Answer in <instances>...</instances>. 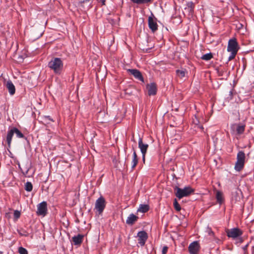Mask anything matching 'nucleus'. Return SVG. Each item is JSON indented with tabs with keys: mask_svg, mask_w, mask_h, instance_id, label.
Instances as JSON below:
<instances>
[{
	"mask_svg": "<svg viewBox=\"0 0 254 254\" xmlns=\"http://www.w3.org/2000/svg\"><path fill=\"white\" fill-rule=\"evenodd\" d=\"M48 66L55 74H60L63 69L64 64L61 58H53L49 62Z\"/></svg>",
	"mask_w": 254,
	"mask_h": 254,
	"instance_id": "obj_1",
	"label": "nucleus"
},
{
	"mask_svg": "<svg viewBox=\"0 0 254 254\" xmlns=\"http://www.w3.org/2000/svg\"><path fill=\"white\" fill-rule=\"evenodd\" d=\"M174 190L175 191V195L179 199L188 196L194 192V189L190 186L185 187L183 189L176 187Z\"/></svg>",
	"mask_w": 254,
	"mask_h": 254,
	"instance_id": "obj_2",
	"label": "nucleus"
},
{
	"mask_svg": "<svg viewBox=\"0 0 254 254\" xmlns=\"http://www.w3.org/2000/svg\"><path fill=\"white\" fill-rule=\"evenodd\" d=\"M246 155L244 151H239L237 155V161L235 163L234 169L237 172L242 171L245 165Z\"/></svg>",
	"mask_w": 254,
	"mask_h": 254,
	"instance_id": "obj_3",
	"label": "nucleus"
},
{
	"mask_svg": "<svg viewBox=\"0 0 254 254\" xmlns=\"http://www.w3.org/2000/svg\"><path fill=\"white\" fill-rule=\"evenodd\" d=\"M14 133H15L16 136L18 138H24L23 134L18 128L15 127L11 128L8 131L6 135V142L9 147H10L12 136Z\"/></svg>",
	"mask_w": 254,
	"mask_h": 254,
	"instance_id": "obj_4",
	"label": "nucleus"
},
{
	"mask_svg": "<svg viewBox=\"0 0 254 254\" xmlns=\"http://www.w3.org/2000/svg\"><path fill=\"white\" fill-rule=\"evenodd\" d=\"M105 206V199L101 196L96 200L95 204V209L98 211L99 214H101L104 210Z\"/></svg>",
	"mask_w": 254,
	"mask_h": 254,
	"instance_id": "obj_5",
	"label": "nucleus"
},
{
	"mask_svg": "<svg viewBox=\"0 0 254 254\" xmlns=\"http://www.w3.org/2000/svg\"><path fill=\"white\" fill-rule=\"evenodd\" d=\"M226 233L228 237L235 239L241 236L243 234V231L238 228H234L227 230Z\"/></svg>",
	"mask_w": 254,
	"mask_h": 254,
	"instance_id": "obj_6",
	"label": "nucleus"
},
{
	"mask_svg": "<svg viewBox=\"0 0 254 254\" xmlns=\"http://www.w3.org/2000/svg\"><path fill=\"white\" fill-rule=\"evenodd\" d=\"M148 27L153 33L155 32L158 28V25L157 23V18H155L153 13L149 16L148 19Z\"/></svg>",
	"mask_w": 254,
	"mask_h": 254,
	"instance_id": "obj_7",
	"label": "nucleus"
},
{
	"mask_svg": "<svg viewBox=\"0 0 254 254\" xmlns=\"http://www.w3.org/2000/svg\"><path fill=\"white\" fill-rule=\"evenodd\" d=\"M239 45L236 38L231 39L228 41L227 51L230 52L237 53Z\"/></svg>",
	"mask_w": 254,
	"mask_h": 254,
	"instance_id": "obj_8",
	"label": "nucleus"
},
{
	"mask_svg": "<svg viewBox=\"0 0 254 254\" xmlns=\"http://www.w3.org/2000/svg\"><path fill=\"white\" fill-rule=\"evenodd\" d=\"M36 213L39 216H45L47 214V203L42 201L37 205Z\"/></svg>",
	"mask_w": 254,
	"mask_h": 254,
	"instance_id": "obj_9",
	"label": "nucleus"
},
{
	"mask_svg": "<svg viewBox=\"0 0 254 254\" xmlns=\"http://www.w3.org/2000/svg\"><path fill=\"white\" fill-rule=\"evenodd\" d=\"M138 242L141 246H143L148 238L147 233L144 231H139L137 233Z\"/></svg>",
	"mask_w": 254,
	"mask_h": 254,
	"instance_id": "obj_10",
	"label": "nucleus"
},
{
	"mask_svg": "<svg viewBox=\"0 0 254 254\" xmlns=\"http://www.w3.org/2000/svg\"><path fill=\"white\" fill-rule=\"evenodd\" d=\"M188 249L190 254H197L199 250V243L194 241L190 244Z\"/></svg>",
	"mask_w": 254,
	"mask_h": 254,
	"instance_id": "obj_11",
	"label": "nucleus"
},
{
	"mask_svg": "<svg viewBox=\"0 0 254 254\" xmlns=\"http://www.w3.org/2000/svg\"><path fill=\"white\" fill-rule=\"evenodd\" d=\"M146 88L147 89L149 96H154L156 94L157 88L155 83L152 82L147 84Z\"/></svg>",
	"mask_w": 254,
	"mask_h": 254,
	"instance_id": "obj_12",
	"label": "nucleus"
},
{
	"mask_svg": "<svg viewBox=\"0 0 254 254\" xmlns=\"http://www.w3.org/2000/svg\"><path fill=\"white\" fill-rule=\"evenodd\" d=\"M127 71L131 74L133 75L136 79L144 82L143 77L140 71L136 69H128Z\"/></svg>",
	"mask_w": 254,
	"mask_h": 254,
	"instance_id": "obj_13",
	"label": "nucleus"
},
{
	"mask_svg": "<svg viewBox=\"0 0 254 254\" xmlns=\"http://www.w3.org/2000/svg\"><path fill=\"white\" fill-rule=\"evenodd\" d=\"M138 147L140 149V151L142 153V155H143V156H145L147 150L148 148V145L146 143H143L142 141V139L140 137L139 138L138 140Z\"/></svg>",
	"mask_w": 254,
	"mask_h": 254,
	"instance_id": "obj_14",
	"label": "nucleus"
},
{
	"mask_svg": "<svg viewBox=\"0 0 254 254\" xmlns=\"http://www.w3.org/2000/svg\"><path fill=\"white\" fill-rule=\"evenodd\" d=\"M138 219V217L136 216L133 213H131L129 215V216L127 217V220H126V223L129 225H133L135 222L137 221Z\"/></svg>",
	"mask_w": 254,
	"mask_h": 254,
	"instance_id": "obj_15",
	"label": "nucleus"
},
{
	"mask_svg": "<svg viewBox=\"0 0 254 254\" xmlns=\"http://www.w3.org/2000/svg\"><path fill=\"white\" fill-rule=\"evenodd\" d=\"M6 87L8 90L9 93L11 95H13L15 92V88L11 80H8L6 83Z\"/></svg>",
	"mask_w": 254,
	"mask_h": 254,
	"instance_id": "obj_16",
	"label": "nucleus"
},
{
	"mask_svg": "<svg viewBox=\"0 0 254 254\" xmlns=\"http://www.w3.org/2000/svg\"><path fill=\"white\" fill-rule=\"evenodd\" d=\"M83 239V235L81 234H78L77 236H74L72 237V241L75 245H80Z\"/></svg>",
	"mask_w": 254,
	"mask_h": 254,
	"instance_id": "obj_17",
	"label": "nucleus"
},
{
	"mask_svg": "<svg viewBox=\"0 0 254 254\" xmlns=\"http://www.w3.org/2000/svg\"><path fill=\"white\" fill-rule=\"evenodd\" d=\"M138 162V159L137 158V154L136 153V151L133 149V152L132 155V160L131 161V169L133 170Z\"/></svg>",
	"mask_w": 254,
	"mask_h": 254,
	"instance_id": "obj_18",
	"label": "nucleus"
},
{
	"mask_svg": "<svg viewBox=\"0 0 254 254\" xmlns=\"http://www.w3.org/2000/svg\"><path fill=\"white\" fill-rule=\"evenodd\" d=\"M235 126L236 127V131L237 134L240 135L244 132L245 129V125L242 124H236L233 126V127Z\"/></svg>",
	"mask_w": 254,
	"mask_h": 254,
	"instance_id": "obj_19",
	"label": "nucleus"
},
{
	"mask_svg": "<svg viewBox=\"0 0 254 254\" xmlns=\"http://www.w3.org/2000/svg\"><path fill=\"white\" fill-rule=\"evenodd\" d=\"M149 206L147 204H140L138 209H137V211L140 212L142 213H145L149 210Z\"/></svg>",
	"mask_w": 254,
	"mask_h": 254,
	"instance_id": "obj_20",
	"label": "nucleus"
},
{
	"mask_svg": "<svg viewBox=\"0 0 254 254\" xmlns=\"http://www.w3.org/2000/svg\"><path fill=\"white\" fill-rule=\"evenodd\" d=\"M194 7V3L192 1H189L187 3L185 9L188 10L190 13L192 14L193 12Z\"/></svg>",
	"mask_w": 254,
	"mask_h": 254,
	"instance_id": "obj_21",
	"label": "nucleus"
},
{
	"mask_svg": "<svg viewBox=\"0 0 254 254\" xmlns=\"http://www.w3.org/2000/svg\"><path fill=\"white\" fill-rule=\"evenodd\" d=\"M216 198L217 202L219 204H221L223 201V197L222 192L220 191H217Z\"/></svg>",
	"mask_w": 254,
	"mask_h": 254,
	"instance_id": "obj_22",
	"label": "nucleus"
},
{
	"mask_svg": "<svg viewBox=\"0 0 254 254\" xmlns=\"http://www.w3.org/2000/svg\"><path fill=\"white\" fill-rule=\"evenodd\" d=\"M176 72L177 76L180 78H182L186 75V70L177 69Z\"/></svg>",
	"mask_w": 254,
	"mask_h": 254,
	"instance_id": "obj_23",
	"label": "nucleus"
},
{
	"mask_svg": "<svg viewBox=\"0 0 254 254\" xmlns=\"http://www.w3.org/2000/svg\"><path fill=\"white\" fill-rule=\"evenodd\" d=\"M212 58H213V56H212V53H207V54H206L203 55L201 57V59L203 60L207 61H209V60H211Z\"/></svg>",
	"mask_w": 254,
	"mask_h": 254,
	"instance_id": "obj_24",
	"label": "nucleus"
},
{
	"mask_svg": "<svg viewBox=\"0 0 254 254\" xmlns=\"http://www.w3.org/2000/svg\"><path fill=\"white\" fill-rule=\"evenodd\" d=\"M33 189V185L31 182H27L25 185V190L27 191H31Z\"/></svg>",
	"mask_w": 254,
	"mask_h": 254,
	"instance_id": "obj_25",
	"label": "nucleus"
},
{
	"mask_svg": "<svg viewBox=\"0 0 254 254\" xmlns=\"http://www.w3.org/2000/svg\"><path fill=\"white\" fill-rule=\"evenodd\" d=\"M173 205L175 209L177 211H180L181 209V207L179 203L178 202L176 199H175L173 202Z\"/></svg>",
	"mask_w": 254,
	"mask_h": 254,
	"instance_id": "obj_26",
	"label": "nucleus"
},
{
	"mask_svg": "<svg viewBox=\"0 0 254 254\" xmlns=\"http://www.w3.org/2000/svg\"><path fill=\"white\" fill-rule=\"evenodd\" d=\"M18 252L20 254H28L27 250L22 247L19 248Z\"/></svg>",
	"mask_w": 254,
	"mask_h": 254,
	"instance_id": "obj_27",
	"label": "nucleus"
},
{
	"mask_svg": "<svg viewBox=\"0 0 254 254\" xmlns=\"http://www.w3.org/2000/svg\"><path fill=\"white\" fill-rule=\"evenodd\" d=\"M18 234L21 236L27 237L28 236V233L24 230H18Z\"/></svg>",
	"mask_w": 254,
	"mask_h": 254,
	"instance_id": "obj_28",
	"label": "nucleus"
},
{
	"mask_svg": "<svg viewBox=\"0 0 254 254\" xmlns=\"http://www.w3.org/2000/svg\"><path fill=\"white\" fill-rule=\"evenodd\" d=\"M237 53L231 52V55L228 57V61H230L234 59Z\"/></svg>",
	"mask_w": 254,
	"mask_h": 254,
	"instance_id": "obj_29",
	"label": "nucleus"
},
{
	"mask_svg": "<svg viewBox=\"0 0 254 254\" xmlns=\"http://www.w3.org/2000/svg\"><path fill=\"white\" fill-rule=\"evenodd\" d=\"M44 120L47 123H49V121L54 122V120L51 118L50 116H44Z\"/></svg>",
	"mask_w": 254,
	"mask_h": 254,
	"instance_id": "obj_30",
	"label": "nucleus"
},
{
	"mask_svg": "<svg viewBox=\"0 0 254 254\" xmlns=\"http://www.w3.org/2000/svg\"><path fill=\"white\" fill-rule=\"evenodd\" d=\"M20 213L19 211H18V210H15L14 211V216L15 218H19L20 217Z\"/></svg>",
	"mask_w": 254,
	"mask_h": 254,
	"instance_id": "obj_31",
	"label": "nucleus"
},
{
	"mask_svg": "<svg viewBox=\"0 0 254 254\" xmlns=\"http://www.w3.org/2000/svg\"><path fill=\"white\" fill-rule=\"evenodd\" d=\"M168 248L167 246H164L162 250V254H166Z\"/></svg>",
	"mask_w": 254,
	"mask_h": 254,
	"instance_id": "obj_32",
	"label": "nucleus"
},
{
	"mask_svg": "<svg viewBox=\"0 0 254 254\" xmlns=\"http://www.w3.org/2000/svg\"><path fill=\"white\" fill-rule=\"evenodd\" d=\"M193 123L196 126H197L199 125V121L196 118V117H195L194 119H193Z\"/></svg>",
	"mask_w": 254,
	"mask_h": 254,
	"instance_id": "obj_33",
	"label": "nucleus"
},
{
	"mask_svg": "<svg viewBox=\"0 0 254 254\" xmlns=\"http://www.w3.org/2000/svg\"><path fill=\"white\" fill-rule=\"evenodd\" d=\"M207 232L208 234L210 236H214V232L212 231L211 228H208Z\"/></svg>",
	"mask_w": 254,
	"mask_h": 254,
	"instance_id": "obj_34",
	"label": "nucleus"
},
{
	"mask_svg": "<svg viewBox=\"0 0 254 254\" xmlns=\"http://www.w3.org/2000/svg\"><path fill=\"white\" fill-rule=\"evenodd\" d=\"M98 2H101L102 5H106V0H97Z\"/></svg>",
	"mask_w": 254,
	"mask_h": 254,
	"instance_id": "obj_35",
	"label": "nucleus"
},
{
	"mask_svg": "<svg viewBox=\"0 0 254 254\" xmlns=\"http://www.w3.org/2000/svg\"><path fill=\"white\" fill-rule=\"evenodd\" d=\"M248 246H249V244H248L247 245H246V246H245L244 247H243V249L245 252H247V248H248Z\"/></svg>",
	"mask_w": 254,
	"mask_h": 254,
	"instance_id": "obj_36",
	"label": "nucleus"
},
{
	"mask_svg": "<svg viewBox=\"0 0 254 254\" xmlns=\"http://www.w3.org/2000/svg\"><path fill=\"white\" fill-rule=\"evenodd\" d=\"M89 0H80V2L81 3H85V2L89 1Z\"/></svg>",
	"mask_w": 254,
	"mask_h": 254,
	"instance_id": "obj_37",
	"label": "nucleus"
},
{
	"mask_svg": "<svg viewBox=\"0 0 254 254\" xmlns=\"http://www.w3.org/2000/svg\"><path fill=\"white\" fill-rule=\"evenodd\" d=\"M197 127L198 128H200L201 130H203L204 128L202 125H198Z\"/></svg>",
	"mask_w": 254,
	"mask_h": 254,
	"instance_id": "obj_38",
	"label": "nucleus"
},
{
	"mask_svg": "<svg viewBox=\"0 0 254 254\" xmlns=\"http://www.w3.org/2000/svg\"><path fill=\"white\" fill-rule=\"evenodd\" d=\"M229 95L230 96V99H231L232 98V96H233V92L232 90H231L230 92H229Z\"/></svg>",
	"mask_w": 254,
	"mask_h": 254,
	"instance_id": "obj_39",
	"label": "nucleus"
},
{
	"mask_svg": "<svg viewBox=\"0 0 254 254\" xmlns=\"http://www.w3.org/2000/svg\"><path fill=\"white\" fill-rule=\"evenodd\" d=\"M145 156H143V155H142V160L144 162H145Z\"/></svg>",
	"mask_w": 254,
	"mask_h": 254,
	"instance_id": "obj_40",
	"label": "nucleus"
},
{
	"mask_svg": "<svg viewBox=\"0 0 254 254\" xmlns=\"http://www.w3.org/2000/svg\"><path fill=\"white\" fill-rule=\"evenodd\" d=\"M219 75L222 76V73H220L219 74Z\"/></svg>",
	"mask_w": 254,
	"mask_h": 254,
	"instance_id": "obj_41",
	"label": "nucleus"
},
{
	"mask_svg": "<svg viewBox=\"0 0 254 254\" xmlns=\"http://www.w3.org/2000/svg\"><path fill=\"white\" fill-rule=\"evenodd\" d=\"M219 75L222 76V73H220L219 74Z\"/></svg>",
	"mask_w": 254,
	"mask_h": 254,
	"instance_id": "obj_42",
	"label": "nucleus"
}]
</instances>
